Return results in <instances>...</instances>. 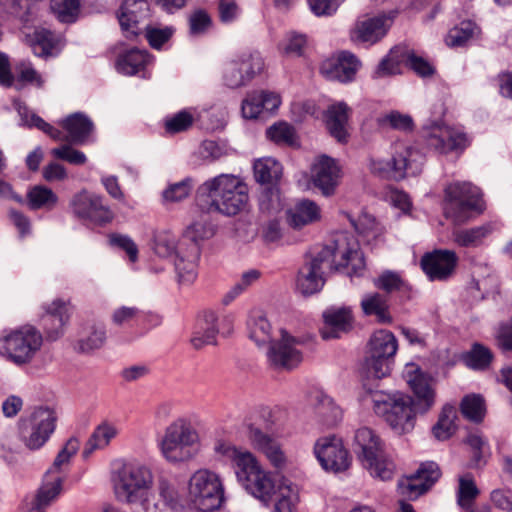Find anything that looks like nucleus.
<instances>
[{
	"mask_svg": "<svg viewBox=\"0 0 512 512\" xmlns=\"http://www.w3.org/2000/svg\"><path fill=\"white\" fill-rule=\"evenodd\" d=\"M406 380L416 396L415 402L410 395L402 392L373 396L374 412L398 434L411 431L415 425L416 414L429 411L436 399L435 390L430 384L431 379L414 363L406 366Z\"/></svg>",
	"mask_w": 512,
	"mask_h": 512,
	"instance_id": "obj_1",
	"label": "nucleus"
},
{
	"mask_svg": "<svg viewBox=\"0 0 512 512\" xmlns=\"http://www.w3.org/2000/svg\"><path fill=\"white\" fill-rule=\"evenodd\" d=\"M228 451L232 452L231 457L238 481L251 495L265 505H269L275 496L273 512H294L299 497L291 484L277 485L272 474L261 466L251 452L241 451L236 447H226V452Z\"/></svg>",
	"mask_w": 512,
	"mask_h": 512,
	"instance_id": "obj_2",
	"label": "nucleus"
},
{
	"mask_svg": "<svg viewBox=\"0 0 512 512\" xmlns=\"http://www.w3.org/2000/svg\"><path fill=\"white\" fill-rule=\"evenodd\" d=\"M249 337L258 346L269 344L267 359L274 369L292 370L302 361V352L297 348L303 344L302 338L280 330V339L272 340L271 324L264 315H258L249 323Z\"/></svg>",
	"mask_w": 512,
	"mask_h": 512,
	"instance_id": "obj_3",
	"label": "nucleus"
},
{
	"mask_svg": "<svg viewBox=\"0 0 512 512\" xmlns=\"http://www.w3.org/2000/svg\"><path fill=\"white\" fill-rule=\"evenodd\" d=\"M152 249L161 258H173L178 282L183 285L192 284L198 275L201 255L200 245L179 239L170 230H160L154 234Z\"/></svg>",
	"mask_w": 512,
	"mask_h": 512,
	"instance_id": "obj_4",
	"label": "nucleus"
},
{
	"mask_svg": "<svg viewBox=\"0 0 512 512\" xmlns=\"http://www.w3.org/2000/svg\"><path fill=\"white\" fill-rule=\"evenodd\" d=\"M201 444L199 432L185 417L171 421L157 439L161 456L169 463L190 461L197 454Z\"/></svg>",
	"mask_w": 512,
	"mask_h": 512,
	"instance_id": "obj_5",
	"label": "nucleus"
},
{
	"mask_svg": "<svg viewBox=\"0 0 512 512\" xmlns=\"http://www.w3.org/2000/svg\"><path fill=\"white\" fill-rule=\"evenodd\" d=\"M316 256L330 271L346 269L347 275L360 276L365 260L357 240L348 233H338Z\"/></svg>",
	"mask_w": 512,
	"mask_h": 512,
	"instance_id": "obj_6",
	"label": "nucleus"
},
{
	"mask_svg": "<svg viewBox=\"0 0 512 512\" xmlns=\"http://www.w3.org/2000/svg\"><path fill=\"white\" fill-rule=\"evenodd\" d=\"M153 480V472L148 465L138 461L126 462L116 473L115 494L132 506V512H136L137 505L152 488Z\"/></svg>",
	"mask_w": 512,
	"mask_h": 512,
	"instance_id": "obj_7",
	"label": "nucleus"
},
{
	"mask_svg": "<svg viewBox=\"0 0 512 512\" xmlns=\"http://www.w3.org/2000/svg\"><path fill=\"white\" fill-rule=\"evenodd\" d=\"M43 345V336L31 325L4 329L0 335V355L17 365L30 363Z\"/></svg>",
	"mask_w": 512,
	"mask_h": 512,
	"instance_id": "obj_8",
	"label": "nucleus"
},
{
	"mask_svg": "<svg viewBox=\"0 0 512 512\" xmlns=\"http://www.w3.org/2000/svg\"><path fill=\"white\" fill-rule=\"evenodd\" d=\"M355 445L359 460L371 476L382 481L392 478L395 465L385 456L383 443L373 430L367 427L358 429Z\"/></svg>",
	"mask_w": 512,
	"mask_h": 512,
	"instance_id": "obj_9",
	"label": "nucleus"
},
{
	"mask_svg": "<svg viewBox=\"0 0 512 512\" xmlns=\"http://www.w3.org/2000/svg\"><path fill=\"white\" fill-rule=\"evenodd\" d=\"M483 203L479 189L468 182H455L445 189L444 215L454 224L468 221L473 212L482 213Z\"/></svg>",
	"mask_w": 512,
	"mask_h": 512,
	"instance_id": "obj_10",
	"label": "nucleus"
},
{
	"mask_svg": "<svg viewBox=\"0 0 512 512\" xmlns=\"http://www.w3.org/2000/svg\"><path fill=\"white\" fill-rule=\"evenodd\" d=\"M188 497L195 511L214 512L220 509L224 500L220 477L206 469L197 470L189 480Z\"/></svg>",
	"mask_w": 512,
	"mask_h": 512,
	"instance_id": "obj_11",
	"label": "nucleus"
},
{
	"mask_svg": "<svg viewBox=\"0 0 512 512\" xmlns=\"http://www.w3.org/2000/svg\"><path fill=\"white\" fill-rule=\"evenodd\" d=\"M398 349L395 335L388 330H378L370 338L365 360L368 378L382 379L390 374L391 363Z\"/></svg>",
	"mask_w": 512,
	"mask_h": 512,
	"instance_id": "obj_12",
	"label": "nucleus"
},
{
	"mask_svg": "<svg viewBox=\"0 0 512 512\" xmlns=\"http://www.w3.org/2000/svg\"><path fill=\"white\" fill-rule=\"evenodd\" d=\"M57 416L53 409L38 407L20 422V439L29 450H38L50 439L56 428Z\"/></svg>",
	"mask_w": 512,
	"mask_h": 512,
	"instance_id": "obj_13",
	"label": "nucleus"
},
{
	"mask_svg": "<svg viewBox=\"0 0 512 512\" xmlns=\"http://www.w3.org/2000/svg\"><path fill=\"white\" fill-rule=\"evenodd\" d=\"M181 494L177 484L168 476L157 479L156 493L151 490L137 505L136 512H167L181 508Z\"/></svg>",
	"mask_w": 512,
	"mask_h": 512,
	"instance_id": "obj_14",
	"label": "nucleus"
},
{
	"mask_svg": "<svg viewBox=\"0 0 512 512\" xmlns=\"http://www.w3.org/2000/svg\"><path fill=\"white\" fill-rule=\"evenodd\" d=\"M423 137L429 147L441 154L462 153L470 144L466 133L437 122L423 128Z\"/></svg>",
	"mask_w": 512,
	"mask_h": 512,
	"instance_id": "obj_15",
	"label": "nucleus"
},
{
	"mask_svg": "<svg viewBox=\"0 0 512 512\" xmlns=\"http://www.w3.org/2000/svg\"><path fill=\"white\" fill-rule=\"evenodd\" d=\"M441 471L435 462H425L418 470L398 481V493L407 500H415L426 493L440 478Z\"/></svg>",
	"mask_w": 512,
	"mask_h": 512,
	"instance_id": "obj_16",
	"label": "nucleus"
},
{
	"mask_svg": "<svg viewBox=\"0 0 512 512\" xmlns=\"http://www.w3.org/2000/svg\"><path fill=\"white\" fill-rule=\"evenodd\" d=\"M314 453L321 466L335 473L345 471L351 464V457L342 440L336 436H326L317 440Z\"/></svg>",
	"mask_w": 512,
	"mask_h": 512,
	"instance_id": "obj_17",
	"label": "nucleus"
},
{
	"mask_svg": "<svg viewBox=\"0 0 512 512\" xmlns=\"http://www.w3.org/2000/svg\"><path fill=\"white\" fill-rule=\"evenodd\" d=\"M71 208L78 218L98 224L110 222L113 218V213L108 206L104 205L103 198L85 190L73 197Z\"/></svg>",
	"mask_w": 512,
	"mask_h": 512,
	"instance_id": "obj_18",
	"label": "nucleus"
},
{
	"mask_svg": "<svg viewBox=\"0 0 512 512\" xmlns=\"http://www.w3.org/2000/svg\"><path fill=\"white\" fill-rule=\"evenodd\" d=\"M341 177V170L337 162L326 155L320 156L312 166L311 178L314 186L323 196L335 194Z\"/></svg>",
	"mask_w": 512,
	"mask_h": 512,
	"instance_id": "obj_19",
	"label": "nucleus"
},
{
	"mask_svg": "<svg viewBox=\"0 0 512 512\" xmlns=\"http://www.w3.org/2000/svg\"><path fill=\"white\" fill-rule=\"evenodd\" d=\"M458 257L451 250H435L426 253L421 259V268L431 281L446 280L452 276Z\"/></svg>",
	"mask_w": 512,
	"mask_h": 512,
	"instance_id": "obj_20",
	"label": "nucleus"
},
{
	"mask_svg": "<svg viewBox=\"0 0 512 512\" xmlns=\"http://www.w3.org/2000/svg\"><path fill=\"white\" fill-rule=\"evenodd\" d=\"M196 205L205 213H221L224 204V174L207 179L195 193Z\"/></svg>",
	"mask_w": 512,
	"mask_h": 512,
	"instance_id": "obj_21",
	"label": "nucleus"
},
{
	"mask_svg": "<svg viewBox=\"0 0 512 512\" xmlns=\"http://www.w3.org/2000/svg\"><path fill=\"white\" fill-rule=\"evenodd\" d=\"M248 439L252 447L263 454L274 468L283 469L286 466L285 452L280 443L270 435L250 424L248 426Z\"/></svg>",
	"mask_w": 512,
	"mask_h": 512,
	"instance_id": "obj_22",
	"label": "nucleus"
},
{
	"mask_svg": "<svg viewBox=\"0 0 512 512\" xmlns=\"http://www.w3.org/2000/svg\"><path fill=\"white\" fill-rule=\"evenodd\" d=\"M149 16L146 0H124L117 18L125 37L132 39L140 34L139 23Z\"/></svg>",
	"mask_w": 512,
	"mask_h": 512,
	"instance_id": "obj_23",
	"label": "nucleus"
},
{
	"mask_svg": "<svg viewBox=\"0 0 512 512\" xmlns=\"http://www.w3.org/2000/svg\"><path fill=\"white\" fill-rule=\"evenodd\" d=\"M320 335L324 340L340 338L353 326V314L349 307H330L323 312Z\"/></svg>",
	"mask_w": 512,
	"mask_h": 512,
	"instance_id": "obj_24",
	"label": "nucleus"
},
{
	"mask_svg": "<svg viewBox=\"0 0 512 512\" xmlns=\"http://www.w3.org/2000/svg\"><path fill=\"white\" fill-rule=\"evenodd\" d=\"M45 314L42 317L43 325L48 339L56 340L64 332L71 315L69 301L55 299L44 307Z\"/></svg>",
	"mask_w": 512,
	"mask_h": 512,
	"instance_id": "obj_25",
	"label": "nucleus"
},
{
	"mask_svg": "<svg viewBox=\"0 0 512 512\" xmlns=\"http://www.w3.org/2000/svg\"><path fill=\"white\" fill-rule=\"evenodd\" d=\"M324 268V264L316 255L306 260L298 272L297 290L304 296L319 292L325 283Z\"/></svg>",
	"mask_w": 512,
	"mask_h": 512,
	"instance_id": "obj_26",
	"label": "nucleus"
},
{
	"mask_svg": "<svg viewBox=\"0 0 512 512\" xmlns=\"http://www.w3.org/2000/svg\"><path fill=\"white\" fill-rule=\"evenodd\" d=\"M281 98L271 91H253L242 101V115L246 119H256L264 112H274L279 108Z\"/></svg>",
	"mask_w": 512,
	"mask_h": 512,
	"instance_id": "obj_27",
	"label": "nucleus"
},
{
	"mask_svg": "<svg viewBox=\"0 0 512 512\" xmlns=\"http://www.w3.org/2000/svg\"><path fill=\"white\" fill-rule=\"evenodd\" d=\"M359 66V60L350 52L344 51L337 59L324 61L320 71L328 79L348 82L354 78Z\"/></svg>",
	"mask_w": 512,
	"mask_h": 512,
	"instance_id": "obj_28",
	"label": "nucleus"
},
{
	"mask_svg": "<svg viewBox=\"0 0 512 512\" xmlns=\"http://www.w3.org/2000/svg\"><path fill=\"white\" fill-rule=\"evenodd\" d=\"M26 42L38 57L56 56L65 45L61 35L45 28H37L32 35H26Z\"/></svg>",
	"mask_w": 512,
	"mask_h": 512,
	"instance_id": "obj_29",
	"label": "nucleus"
},
{
	"mask_svg": "<svg viewBox=\"0 0 512 512\" xmlns=\"http://www.w3.org/2000/svg\"><path fill=\"white\" fill-rule=\"evenodd\" d=\"M422 165L423 155L420 151L406 147L391 159V177L399 180L406 176H416L421 172Z\"/></svg>",
	"mask_w": 512,
	"mask_h": 512,
	"instance_id": "obj_30",
	"label": "nucleus"
},
{
	"mask_svg": "<svg viewBox=\"0 0 512 512\" xmlns=\"http://www.w3.org/2000/svg\"><path fill=\"white\" fill-rule=\"evenodd\" d=\"M350 114L351 109L345 102L329 105L324 113L326 127L338 142L345 143L348 140L347 126Z\"/></svg>",
	"mask_w": 512,
	"mask_h": 512,
	"instance_id": "obj_31",
	"label": "nucleus"
},
{
	"mask_svg": "<svg viewBox=\"0 0 512 512\" xmlns=\"http://www.w3.org/2000/svg\"><path fill=\"white\" fill-rule=\"evenodd\" d=\"M248 207L247 185L240 178L226 174V215L247 213Z\"/></svg>",
	"mask_w": 512,
	"mask_h": 512,
	"instance_id": "obj_32",
	"label": "nucleus"
},
{
	"mask_svg": "<svg viewBox=\"0 0 512 512\" xmlns=\"http://www.w3.org/2000/svg\"><path fill=\"white\" fill-rule=\"evenodd\" d=\"M39 12V0H0V17H14L24 26L31 25Z\"/></svg>",
	"mask_w": 512,
	"mask_h": 512,
	"instance_id": "obj_33",
	"label": "nucleus"
},
{
	"mask_svg": "<svg viewBox=\"0 0 512 512\" xmlns=\"http://www.w3.org/2000/svg\"><path fill=\"white\" fill-rule=\"evenodd\" d=\"M286 215L288 225L295 230H300L307 225L320 221L321 208L310 199H302L287 210Z\"/></svg>",
	"mask_w": 512,
	"mask_h": 512,
	"instance_id": "obj_34",
	"label": "nucleus"
},
{
	"mask_svg": "<svg viewBox=\"0 0 512 512\" xmlns=\"http://www.w3.org/2000/svg\"><path fill=\"white\" fill-rule=\"evenodd\" d=\"M217 321V315L212 310L204 311L200 315L190 340L195 349L199 350L206 345L216 344L219 333Z\"/></svg>",
	"mask_w": 512,
	"mask_h": 512,
	"instance_id": "obj_35",
	"label": "nucleus"
},
{
	"mask_svg": "<svg viewBox=\"0 0 512 512\" xmlns=\"http://www.w3.org/2000/svg\"><path fill=\"white\" fill-rule=\"evenodd\" d=\"M59 124L68 134V141L73 144L86 143L94 130L91 119L80 112L68 115Z\"/></svg>",
	"mask_w": 512,
	"mask_h": 512,
	"instance_id": "obj_36",
	"label": "nucleus"
},
{
	"mask_svg": "<svg viewBox=\"0 0 512 512\" xmlns=\"http://www.w3.org/2000/svg\"><path fill=\"white\" fill-rule=\"evenodd\" d=\"M237 66L236 63H233ZM236 72H232L228 81V86L238 88L252 80L255 75L260 74L264 69V60L258 52L250 53L240 62L239 68L235 67Z\"/></svg>",
	"mask_w": 512,
	"mask_h": 512,
	"instance_id": "obj_37",
	"label": "nucleus"
},
{
	"mask_svg": "<svg viewBox=\"0 0 512 512\" xmlns=\"http://www.w3.org/2000/svg\"><path fill=\"white\" fill-rule=\"evenodd\" d=\"M361 309L366 316H375L381 324H391L393 318L390 314L389 297L379 292H372L364 295L360 303Z\"/></svg>",
	"mask_w": 512,
	"mask_h": 512,
	"instance_id": "obj_38",
	"label": "nucleus"
},
{
	"mask_svg": "<svg viewBox=\"0 0 512 512\" xmlns=\"http://www.w3.org/2000/svg\"><path fill=\"white\" fill-rule=\"evenodd\" d=\"M118 433L119 429L116 424L109 421L101 422L88 438L83 449V457L88 458L96 450L105 449Z\"/></svg>",
	"mask_w": 512,
	"mask_h": 512,
	"instance_id": "obj_39",
	"label": "nucleus"
},
{
	"mask_svg": "<svg viewBox=\"0 0 512 512\" xmlns=\"http://www.w3.org/2000/svg\"><path fill=\"white\" fill-rule=\"evenodd\" d=\"M63 483V475L46 472L43 482L39 487L33 502V511H44L60 494Z\"/></svg>",
	"mask_w": 512,
	"mask_h": 512,
	"instance_id": "obj_40",
	"label": "nucleus"
},
{
	"mask_svg": "<svg viewBox=\"0 0 512 512\" xmlns=\"http://www.w3.org/2000/svg\"><path fill=\"white\" fill-rule=\"evenodd\" d=\"M310 401L314 407L316 415L321 419L324 425L333 426L340 420V408L324 392H313L310 396Z\"/></svg>",
	"mask_w": 512,
	"mask_h": 512,
	"instance_id": "obj_41",
	"label": "nucleus"
},
{
	"mask_svg": "<svg viewBox=\"0 0 512 512\" xmlns=\"http://www.w3.org/2000/svg\"><path fill=\"white\" fill-rule=\"evenodd\" d=\"M389 27L385 15L359 21L356 25L357 39L363 42L375 43L382 38Z\"/></svg>",
	"mask_w": 512,
	"mask_h": 512,
	"instance_id": "obj_42",
	"label": "nucleus"
},
{
	"mask_svg": "<svg viewBox=\"0 0 512 512\" xmlns=\"http://www.w3.org/2000/svg\"><path fill=\"white\" fill-rule=\"evenodd\" d=\"M149 61L150 56L146 50L131 49L119 55L115 66L119 73L132 76L144 69Z\"/></svg>",
	"mask_w": 512,
	"mask_h": 512,
	"instance_id": "obj_43",
	"label": "nucleus"
},
{
	"mask_svg": "<svg viewBox=\"0 0 512 512\" xmlns=\"http://www.w3.org/2000/svg\"><path fill=\"white\" fill-rule=\"evenodd\" d=\"M254 177L258 183L271 184L278 182L282 177V165L272 157L257 159L253 165Z\"/></svg>",
	"mask_w": 512,
	"mask_h": 512,
	"instance_id": "obj_44",
	"label": "nucleus"
},
{
	"mask_svg": "<svg viewBox=\"0 0 512 512\" xmlns=\"http://www.w3.org/2000/svg\"><path fill=\"white\" fill-rule=\"evenodd\" d=\"M83 0H49L52 15L64 24L75 23L81 14Z\"/></svg>",
	"mask_w": 512,
	"mask_h": 512,
	"instance_id": "obj_45",
	"label": "nucleus"
},
{
	"mask_svg": "<svg viewBox=\"0 0 512 512\" xmlns=\"http://www.w3.org/2000/svg\"><path fill=\"white\" fill-rule=\"evenodd\" d=\"M456 418L455 407L450 404L444 405L437 422L431 429L433 436L439 441H445L452 437L457 430Z\"/></svg>",
	"mask_w": 512,
	"mask_h": 512,
	"instance_id": "obj_46",
	"label": "nucleus"
},
{
	"mask_svg": "<svg viewBox=\"0 0 512 512\" xmlns=\"http://www.w3.org/2000/svg\"><path fill=\"white\" fill-rule=\"evenodd\" d=\"M372 282L375 288L384 291L387 296L394 292L406 294L410 291L409 284L402 279L401 275L391 270L383 271L379 276L373 278Z\"/></svg>",
	"mask_w": 512,
	"mask_h": 512,
	"instance_id": "obj_47",
	"label": "nucleus"
},
{
	"mask_svg": "<svg viewBox=\"0 0 512 512\" xmlns=\"http://www.w3.org/2000/svg\"><path fill=\"white\" fill-rule=\"evenodd\" d=\"M405 62V49L394 47L380 61L374 71V78H383L399 74L401 72V64Z\"/></svg>",
	"mask_w": 512,
	"mask_h": 512,
	"instance_id": "obj_48",
	"label": "nucleus"
},
{
	"mask_svg": "<svg viewBox=\"0 0 512 512\" xmlns=\"http://www.w3.org/2000/svg\"><path fill=\"white\" fill-rule=\"evenodd\" d=\"M195 121L192 109H183L164 118L163 127L166 134L175 135L188 131Z\"/></svg>",
	"mask_w": 512,
	"mask_h": 512,
	"instance_id": "obj_49",
	"label": "nucleus"
},
{
	"mask_svg": "<svg viewBox=\"0 0 512 512\" xmlns=\"http://www.w3.org/2000/svg\"><path fill=\"white\" fill-rule=\"evenodd\" d=\"M493 226L490 223L453 232L454 241L463 247L478 246L483 239L491 234Z\"/></svg>",
	"mask_w": 512,
	"mask_h": 512,
	"instance_id": "obj_50",
	"label": "nucleus"
},
{
	"mask_svg": "<svg viewBox=\"0 0 512 512\" xmlns=\"http://www.w3.org/2000/svg\"><path fill=\"white\" fill-rule=\"evenodd\" d=\"M376 123L380 128H390L401 132H411L414 129L412 117L396 110L380 115L376 119Z\"/></svg>",
	"mask_w": 512,
	"mask_h": 512,
	"instance_id": "obj_51",
	"label": "nucleus"
},
{
	"mask_svg": "<svg viewBox=\"0 0 512 512\" xmlns=\"http://www.w3.org/2000/svg\"><path fill=\"white\" fill-rule=\"evenodd\" d=\"M460 411L466 419L480 423L486 412L484 398L478 394L466 395L460 403Z\"/></svg>",
	"mask_w": 512,
	"mask_h": 512,
	"instance_id": "obj_52",
	"label": "nucleus"
},
{
	"mask_svg": "<svg viewBox=\"0 0 512 512\" xmlns=\"http://www.w3.org/2000/svg\"><path fill=\"white\" fill-rule=\"evenodd\" d=\"M16 71V85L22 87L24 85H31L36 88H43L45 80L42 75L34 68L30 61L22 60L17 63Z\"/></svg>",
	"mask_w": 512,
	"mask_h": 512,
	"instance_id": "obj_53",
	"label": "nucleus"
},
{
	"mask_svg": "<svg viewBox=\"0 0 512 512\" xmlns=\"http://www.w3.org/2000/svg\"><path fill=\"white\" fill-rule=\"evenodd\" d=\"M258 206L262 213L279 212L283 207L279 188L276 185L263 187L258 197Z\"/></svg>",
	"mask_w": 512,
	"mask_h": 512,
	"instance_id": "obj_54",
	"label": "nucleus"
},
{
	"mask_svg": "<svg viewBox=\"0 0 512 512\" xmlns=\"http://www.w3.org/2000/svg\"><path fill=\"white\" fill-rule=\"evenodd\" d=\"M211 15L203 8H196L188 15V32L190 36H201L206 34L212 27Z\"/></svg>",
	"mask_w": 512,
	"mask_h": 512,
	"instance_id": "obj_55",
	"label": "nucleus"
},
{
	"mask_svg": "<svg viewBox=\"0 0 512 512\" xmlns=\"http://www.w3.org/2000/svg\"><path fill=\"white\" fill-rule=\"evenodd\" d=\"M106 341V331L102 326H91L78 340V350L91 353L100 349Z\"/></svg>",
	"mask_w": 512,
	"mask_h": 512,
	"instance_id": "obj_56",
	"label": "nucleus"
},
{
	"mask_svg": "<svg viewBox=\"0 0 512 512\" xmlns=\"http://www.w3.org/2000/svg\"><path fill=\"white\" fill-rule=\"evenodd\" d=\"M267 137L278 145L294 146L297 143V135L294 127L286 122H278L270 126L266 131Z\"/></svg>",
	"mask_w": 512,
	"mask_h": 512,
	"instance_id": "obj_57",
	"label": "nucleus"
},
{
	"mask_svg": "<svg viewBox=\"0 0 512 512\" xmlns=\"http://www.w3.org/2000/svg\"><path fill=\"white\" fill-rule=\"evenodd\" d=\"M80 442L76 437L67 440L63 448L57 454L52 466L48 469V473L62 475L64 468L68 466L71 458L78 452Z\"/></svg>",
	"mask_w": 512,
	"mask_h": 512,
	"instance_id": "obj_58",
	"label": "nucleus"
},
{
	"mask_svg": "<svg viewBox=\"0 0 512 512\" xmlns=\"http://www.w3.org/2000/svg\"><path fill=\"white\" fill-rule=\"evenodd\" d=\"M463 359L468 367L476 370H484L490 365L493 354L489 348L476 343L472 346L471 350L464 355Z\"/></svg>",
	"mask_w": 512,
	"mask_h": 512,
	"instance_id": "obj_59",
	"label": "nucleus"
},
{
	"mask_svg": "<svg viewBox=\"0 0 512 512\" xmlns=\"http://www.w3.org/2000/svg\"><path fill=\"white\" fill-rule=\"evenodd\" d=\"M27 200L31 209H40L54 206L58 197L50 188L38 185L29 190Z\"/></svg>",
	"mask_w": 512,
	"mask_h": 512,
	"instance_id": "obj_60",
	"label": "nucleus"
},
{
	"mask_svg": "<svg viewBox=\"0 0 512 512\" xmlns=\"http://www.w3.org/2000/svg\"><path fill=\"white\" fill-rule=\"evenodd\" d=\"M475 29V23L463 21L449 30L445 42L449 47L463 46L473 37Z\"/></svg>",
	"mask_w": 512,
	"mask_h": 512,
	"instance_id": "obj_61",
	"label": "nucleus"
},
{
	"mask_svg": "<svg viewBox=\"0 0 512 512\" xmlns=\"http://www.w3.org/2000/svg\"><path fill=\"white\" fill-rule=\"evenodd\" d=\"M175 33L173 26L156 27L148 25L145 28V37L153 49L160 50Z\"/></svg>",
	"mask_w": 512,
	"mask_h": 512,
	"instance_id": "obj_62",
	"label": "nucleus"
},
{
	"mask_svg": "<svg viewBox=\"0 0 512 512\" xmlns=\"http://www.w3.org/2000/svg\"><path fill=\"white\" fill-rule=\"evenodd\" d=\"M194 181L187 177L178 183L171 184L163 191V200L165 202H179L187 198L192 190Z\"/></svg>",
	"mask_w": 512,
	"mask_h": 512,
	"instance_id": "obj_63",
	"label": "nucleus"
},
{
	"mask_svg": "<svg viewBox=\"0 0 512 512\" xmlns=\"http://www.w3.org/2000/svg\"><path fill=\"white\" fill-rule=\"evenodd\" d=\"M350 221L359 234L367 237L372 236L373 238L382 234L383 229L377 223L375 217L366 212L362 213L357 220L351 219Z\"/></svg>",
	"mask_w": 512,
	"mask_h": 512,
	"instance_id": "obj_64",
	"label": "nucleus"
}]
</instances>
